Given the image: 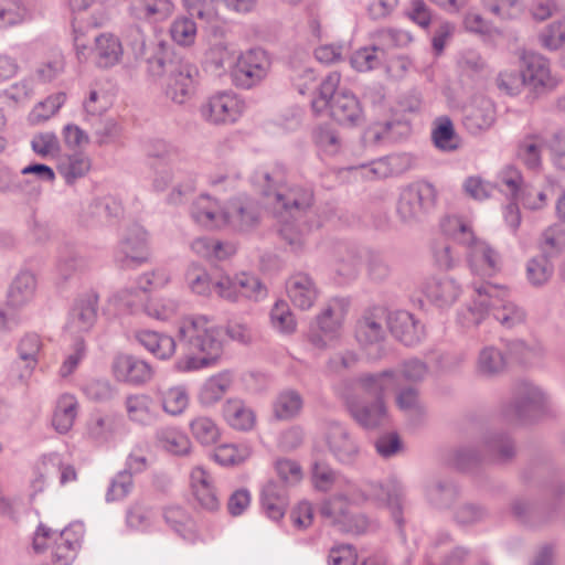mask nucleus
I'll return each mask as SVG.
<instances>
[{"instance_id": "f257e3e1", "label": "nucleus", "mask_w": 565, "mask_h": 565, "mask_svg": "<svg viewBox=\"0 0 565 565\" xmlns=\"http://www.w3.org/2000/svg\"><path fill=\"white\" fill-rule=\"evenodd\" d=\"M183 352L175 359L173 370L192 373L216 366L224 354L222 328L205 315L184 316L178 327Z\"/></svg>"}, {"instance_id": "f03ea898", "label": "nucleus", "mask_w": 565, "mask_h": 565, "mask_svg": "<svg viewBox=\"0 0 565 565\" xmlns=\"http://www.w3.org/2000/svg\"><path fill=\"white\" fill-rule=\"evenodd\" d=\"M311 482L316 490L328 492L333 489L344 490V495H351L355 501H370L376 507L390 510L397 524H402V510L405 488L395 477L384 482L367 480L361 487L340 475L324 461L316 460L311 467Z\"/></svg>"}, {"instance_id": "7ed1b4c3", "label": "nucleus", "mask_w": 565, "mask_h": 565, "mask_svg": "<svg viewBox=\"0 0 565 565\" xmlns=\"http://www.w3.org/2000/svg\"><path fill=\"white\" fill-rule=\"evenodd\" d=\"M470 288L471 302L466 311L458 316L463 327L480 324L490 310L493 311L495 320L508 329L524 321V310L511 299V292L505 286L473 281Z\"/></svg>"}, {"instance_id": "20e7f679", "label": "nucleus", "mask_w": 565, "mask_h": 565, "mask_svg": "<svg viewBox=\"0 0 565 565\" xmlns=\"http://www.w3.org/2000/svg\"><path fill=\"white\" fill-rule=\"evenodd\" d=\"M252 181L264 196H273L276 209L290 217L301 216L313 203L311 188L289 182L281 166L256 170Z\"/></svg>"}, {"instance_id": "39448f33", "label": "nucleus", "mask_w": 565, "mask_h": 565, "mask_svg": "<svg viewBox=\"0 0 565 565\" xmlns=\"http://www.w3.org/2000/svg\"><path fill=\"white\" fill-rule=\"evenodd\" d=\"M340 74L330 73L320 84L318 96L311 102V108L319 115L328 107L334 120L343 125L355 126L363 119V110L356 96L345 89L337 92Z\"/></svg>"}, {"instance_id": "423d86ee", "label": "nucleus", "mask_w": 565, "mask_h": 565, "mask_svg": "<svg viewBox=\"0 0 565 565\" xmlns=\"http://www.w3.org/2000/svg\"><path fill=\"white\" fill-rule=\"evenodd\" d=\"M444 228L456 241L468 246V262L473 274L491 277L501 269L500 254L487 242L477 239L467 222L452 216L447 218Z\"/></svg>"}, {"instance_id": "0eeeda50", "label": "nucleus", "mask_w": 565, "mask_h": 565, "mask_svg": "<svg viewBox=\"0 0 565 565\" xmlns=\"http://www.w3.org/2000/svg\"><path fill=\"white\" fill-rule=\"evenodd\" d=\"M83 533L82 524H72L61 532L40 524L33 537V548L40 553L50 547L54 565H70L76 556Z\"/></svg>"}, {"instance_id": "6e6552de", "label": "nucleus", "mask_w": 565, "mask_h": 565, "mask_svg": "<svg viewBox=\"0 0 565 565\" xmlns=\"http://www.w3.org/2000/svg\"><path fill=\"white\" fill-rule=\"evenodd\" d=\"M246 110L245 100L231 89L218 90L202 100L199 106L200 118L210 126H230L236 124Z\"/></svg>"}, {"instance_id": "1a4fd4ad", "label": "nucleus", "mask_w": 565, "mask_h": 565, "mask_svg": "<svg viewBox=\"0 0 565 565\" xmlns=\"http://www.w3.org/2000/svg\"><path fill=\"white\" fill-rule=\"evenodd\" d=\"M348 302L343 298L330 299L317 315L308 332V341L318 350L330 348L339 337Z\"/></svg>"}, {"instance_id": "9d476101", "label": "nucleus", "mask_w": 565, "mask_h": 565, "mask_svg": "<svg viewBox=\"0 0 565 565\" xmlns=\"http://www.w3.org/2000/svg\"><path fill=\"white\" fill-rule=\"evenodd\" d=\"M271 61L266 51L250 49L242 52L232 66L233 84L242 89H250L260 85L268 76Z\"/></svg>"}, {"instance_id": "9b49d317", "label": "nucleus", "mask_w": 565, "mask_h": 565, "mask_svg": "<svg viewBox=\"0 0 565 565\" xmlns=\"http://www.w3.org/2000/svg\"><path fill=\"white\" fill-rule=\"evenodd\" d=\"M548 395L542 387L529 381L518 382L512 391V398L504 404L501 416L509 423L525 419L531 412L545 407Z\"/></svg>"}, {"instance_id": "f8f14e48", "label": "nucleus", "mask_w": 565, "mask_h": 565, "mask_svg": "<svg viewBox=\"0 0 565 565\" xmlns=\"http://www.w3.org/2000/svg\"><path fill=\"white\" fill-rule=\"evenodd\" d=\"M435 203V189L426 182L404 188L397 203V215L407 225L419 223Z\"/></svg>"}, {"instance_id": "ddd939ff", "label": "nucleus", "mask_w": 565, "mask_h": 565, "mask_svg": "<svg viewBox=\"0 0 565 565\" xmlns=\"http://www.w3.org/2000/svg\"><path fill=\"white\" fill-rule=\"evenodd\" d=\"M216 292L218 297L231 302L243 298L258 301L266 297L267 289L255 275L241 273L233 277L223 275L217 278Z\"/></svg>"}, {"instance_id": "4468645a", "label": "nucleus", "mask_w": 565, "mask_h": 565, "mask_svg": "<svg viewBox=\"0 0 565 565\" xmlns=\"http://www.w3.org/2000/svg\"><path fill=\"white\" fill-rule=\"evenodd\" d=\"M154 373L151 363L130 353H117L110 363L113 379L118 383L135 387L149 383Z\"/></svg>"}, {"instance_id": "2eb2a0df", "label": "nucleus", "mask_w": 565, "mask_h": 565, "mask_svg": "<svg viewBox=\"0 0 565 565\" xmlns=\"http://www.w3.org/2000/svg\"><path fill=\"white\" fill-rule=\"evenodd\" d=\"M498 183L503 193L521 201L525 209L541 210L547 204L546 191L523 185L521 172L513 167L501 171Z\"/></svg>"}, {"instance_id": "dca6fc26", "label": "nucleus", "mask_w": 565, "mask_h": 565, "mask_svg": "<svg viewBox=\"0 0 565 565\" xmlns=\"http://www.w3.org/2000/svg\"><path fill=\"white\" fill-rule=\"evenodd\" d=\"M198 76L199 68L193 63L184 60L170 62L166 96L175 104H184L194 94Z\"/></svg>"}, {"instance_id": "f3484780", "label": "nucleus", "mask_w": 565, "mask_h": 565, "mask_svg": "<svg viewBox=\"0 0 565 565\" xmlns=\"http://www.w3.org/2000/svg\"><path fill=\"white\" fill-rule=\"evenodd\" d=\"M225 230L237 233L254 231L260 223V207L248 195H238L227 201Z\"/></svg>"}, {"instance_id": "a211bd4d", "label": "nucleus", "mask_w": 565, "mask_h": 565, "mask_svg": "<svg viewBox=\"0 0 565 565\" xmlns=\"http://www.w3.org/2000/svg\"><path fill=\"white\" fill-rule=\"evenodd\" d=\"M521 71L526 86L535 93L552 90L559 83L551 72L548 60L535 52H524L521 55Z\"/></svg>"}, {"instance_id": "6ab92c4d", "label": "nucleus", "mask_w": 565, "mask_h": 565, "mask_svg": "<svg viewBox=\"0 0 565 565\" xmlns=\"http://www.w3.org/2000/svg\"><path fill=\"white\" fill-rule=\"evenodd\" d=\"M149 257L148 234L139 225L131 226L118 245L116 262L122 268H135Z\"/></svg>"}, {"instance_id": "aec40b11", "label": "nucleus", "mask_w": 565, "mask_h": 565, "mask_svg": "<svg viewBox=\"0 0 565 565\" xmlns=\"http://www.w3.org/2000/svg\"><path fill=\"white\" fill-rule=\"evenodd\" d=\"M226 213L227 201L221 202L209 194H200L190 207L192 221L206 230H225Z\"/></svg>"}, {"instance_id": "412c9836", "label": "nucleus", "mask_w": 565, "mask_h": 565, "mask_svg": "<svg viewBox=\"0 0 565 565\" xmlns=\"http://www.w3.org/2000/svg\"><path fill=\"white\" fill-rule=\"evenodd\" d=\"M497 118L494 104L483 95H476L462 108V124L471 135L490 129Z\"/></svg>"}, {"instance_id": "4be33fe9", "label": "nucleus", "mask_w": 565, "mask_h": 565, "mask_svg": "<svg viewBox=\"0 0 565 565\" xmlns=\"http://www.w3.org/2000/svg\"><path fill=\"white\" fill-rule=\"evenodd\" d=\"M345 404L352 418L365 429H375L386 424L388 411L385 401L377 399L372 403L361 401L356 395L345 397Z\"/></svg>"}, {"instance_id": "5701e85b", "label": "nucleus", "mask_w": 565, "mask_h": 565, "mask_svg": "<svg viewBox=\"0 0 565 565\" xmlns=\"http://www.w3.org/2000/svg\"><path fill=\"white\" fill-rule=\"evenodd\" d=\"M189 478L191 494L196 504L206 511H216L220 499L212 475L203 466H195Z\"/></svg>"}, {"instance_id": "b1692460", "label": "nucleus", "mask_w": 565, "mask_h": 565, "mask_svg": "<svg viewBox=\"0 0 565 565\" xmlns=\"http://www.w3.org/2000/svg\"><path fill=\"white\" fill-rule=\"evenodd\" d=\"M286 294L296 308L309 310L319 299L320 289L309 274L298 271L287 279Z\"/></svg>"}, {"instance_id": "393cba45", "label": "nucleus", "mask_w": 565, "mask_h": 565, "mask_svg": "<svg viewBox=\"0 0 565 565\" xmlns=\"http://www.w3.org/2000/svg\"><path fill=\"white\" fill-rule=\"evenodd\" d=\"M326 439L330 452L340 463L353 465L358 460L360 447L343 425L330 424Z\"/></svg>"}, {"instance_id": "a878e982", "label": "nucleus", "mask_w": 565, "mask_h": 565, "mask_svg": "<svg viewBox=\"0 0 565 565\" xmlns=\"http://www.w3.org/2000/svg\"><path fill=\"white\" fill-rule=\"evenodd\" d=\"M399 374L395 370H385L380 373L362 374L355 380L359 391L374 398L382 399L399 387Z\"/></svg>"}, {"instance_id": "bb28decb", "label": "nucleus", "mask_w": 565, "mask_h": 565, "mask_svg": "<svg viewBox=\"0 0 565 565\" xmlns=\"http://www.w3.org/2000/svg\"><path fill=\"white\" fill-rule=\"evenodd\" d=\"M422 291L429 302L444 309L451 307L459 299L462 288L454 278L444 276L426 280Z\"/></svg>"}, {"instance_id": "cd10ccee", "label": "nucleus", "mask_w": 565, "mask_h": 565, "mask_svg": "<svg viewBox=\"0 0 565 565\" xmlns=\"http://www.w3.org/2000/svg\"><path fill=\"white\" fill-rule=\"evenodd\" d=\"M121 425V419L115 414L94 413L85 424V437L98 446L107 445L115 440Z\"/></svg>"}, {"instance_id": "c85d7f7f", "label": "nucleus", "mask_w": 565, "mask_h": 565, "mask_svg": "<svg viewBox=\"0 0 565 565\" xmlns=\"http://www.w3.org/2000/svg\"><path fill=\"white\" fill-rule=\"evenodd\" d=\"M98 297L94 292L81 296L73 305L66 328L71 333L89 331L96 322Z\"/></svg>"}, {"instance_id": "c756f323", "label": "nucleus", "mask_w": 565, "mask_h": 565, "mask_svg": "<svg viewBox=\"0 0 565 565\" xmlns=\"http://www.w3.org/2000/svg\"><path fill=\"white\" fill-rule=\"evenodd\" d=\"M132 339L159 360H170L175 353L177 342L174 338L167 333L149 329H139L134 331Z\"/></svg>"}, {"instance_id": "7c9ffc66", "label": "nucleus", "mask_w": 565, "mask_h": 565, "mask_svg": "<svg viewBox=\"0 0 565 565\" xmlns=\"http://www.w3.org/2000/svg\"><path fill=\"white\" fill-rule=\"evenodd\" d=\"M174 9L171 0H134L128 7V13L136 21L156 24L169 19Z\"/></svg>"}, {"instance_id": "2f4dec72", "label": "nucleus", "mask_w": 565, "mask_h": 565, "mask_svg": "<svg viewBox=\"0 0 565 565\" xmlns=\"http://www.w3.org/2000/svg\"><path fill=\"white\" fill-rule=\"evenodd\" d=\"M387 326L392 334L405 345L418 343L424 335L419 321L405 310L391 312L387 317Z\"/></svg>"}, {"instance_id": "473e14b6", "label": "nucleus", "mask_w": 565, "mask_h": 565, "mask_svg": "<svg viewBox=\"0 0 565 565\" xmlns=\"http://www.w3.org/2000/svg\"><path fill=\"white\" fill-rule=\"evenodd\" d=\"M124 54L122 44L113 33H100L95 38L92 57L99 68H110L117 65Z\"/></svg>"}, {"instance_id": "72a5a7b5", "label": "nucleus", "mask_w": 565, "mask_h": 565, "mask_svg": "<svg viewBox=\"0 0 565 565\" xmlns=\"http://www.w3.org/2000/svg\"><path fill=\"white\" fill-rule=\"evenodd\" d=\"M124 407L128 419L137 425L149 426L158 417L154 401L146 393L128 394Z\"/></svg>"}, {"instance_id": "f704fd0d", "label": "nucleus", "mask_w": 565, "mask_h": 565, "mask_svg": "<svg viewBox=\"0 0 565 565\" xmlns=\"http://www.w3.org/2000/svg\"><path fill=\"white\" fill-rule=\"evenodd\" d=\"M291 218L292 220H282L279 234L291 250L296 253L302 252L307 245L309 234L313 228H319L321 223L318 222L313 225L307 220H301L300 216Z\"/></svg>"}, {"instance_id": "c9c22d12", "label": "nucleus", "mask_w": 565, "mask_h": 565, "mask_svg": "<svg viewBox=\"0 0 565 565\" xmlns=\"http://www.w3.org/2000/svg\"><path fill=\"white\" fill-rule=\"evenodd\" d=\"M222 416L226 424L235 430L248 431L256 424L254 411L241 398H227L222 406Z\"/></svg>"}, {"instance_id": "e433bc0d", "label": "nucleus", "mask_w": 565, "mask_h": 565, "mask_svg": "<svg viewBox=\"0 0 565 565\" xmlns=\"http://www.w3.org/2000/svg\"><path fill=\"white\" fill-rule=\"evenodd\" d=\"M234 383V374L230 370H223L209 376L202 384L198 398L204 406H213L231 390Z\"/></svg>"}, {"instance_id": "4c0bfd02", "label": "nucleus", "mask_w": 565, "mask_h": 565, "mask_svg": "<svg viewBox=\"0 0 565 565\" xmlns=\"http://www.w3.org/2000/svg\"><path fill=\"white\" fill-rule=\"evenodd\" d=\"M42 347V340L36 333H26L18 342V364L23 367L20 373L21 380L28 379L38 366Z\"/></svg>"}, {"instance_id": "58836bf2", "label": "nucleus", "mask_w": 565, "mask_h": 565, "mask_svg": "<svg viewBox=\"0 0 565 565\" xmlns=\"http://www.w3.org/2000/svg\"><path fill=\"white\" fill-rule=\"evenodd\" d=\"M79 404L77 398L68 393L62 394L55 404L52 415V427L58 434H67L77 418Z\"/></svg>"}, {"instance_id": "ea45409f", "label": "nucleus", "mask_w": 565, "mask_h": 565, "mask_svg": "<svg viewBox=\"0 0 565 565\" xmlns=\"http://www.w3.org/2000/svg\"><path fill=\"white\" fill-rule=\"evenodd\" d=\"M332 269L339 284H347L358 277L360 258L344 245H338L332 255Z\"/></svg>"}, {"instance_id": "a19ab883", "label": "nucleus", "mask_w": 565, "mask_h": 565, "mask_svg": "<svg viewBox=\"0 0 565 565\" xmlns=\"http://www.w3.org/2000/svg\"><path fill=\"white\" fill-rule=\"evenodd\" d=\"M156 443L159 448L173 456H186L192 449L189 437L174 426L159 428L156 431Z\"/></svg>"}, {"instance_id": "79ce46f5", "label": "nucleus", "mask_w": 565, "mask_h": 565, "mask_svg": "<svg viewBox=\"0 0 565 565\" xmlns=\"http://www.w3.org/2000/svg\"><path fill=\"white\" fill-rule=\"evenodd\" d=\"M507 367V359L503 352L493 347H483L476 360V372L480 377L494 379L501 375Z\"/></svg>"}, {"instance_id": "37998d69", "label": "nucleus", "mask_w": 565, "mask_h": 565, "mask_svg": "<svg viewBox=\"0 0 565 565\" xmlns=\"http://www.w3.org/2000/svg\"><path fill=\"white\" fill-rule=\"evenodd\" d=\"M262 509L273 521H279L286 512L288 504L286 490L277 483L269 481L262 490Z\"/></svg>"}, {"instance_id": "c03bdc74", "label": "nucleus", "mask_w": 565, "mask_h": 565, "mask_svg": "<svg viewBox=\"0 0 565 565\" xmlns=\"http://www.w3.org/2000/svg\"><path fill=\"white\" fill-rule=\"evenodd\" d=\"M385 337L384 317L377 313H365L356 323L355 338L363 345L379 344Z\"/></svg>"}, {"instance_id": "a18cd8bd", "label": "nucleus", "mask_w": 565, "mask_h": 565, "mask_svg": "<svg viewBox=\"0 0 565 565\" xmlns=\"http://www.w3.org/2000/svg\"><path fill=\"white\" fill-rule=\"evenodd\" d=\"M401 162L402 158L399 156L392 154L360 164L359 167H351L350 170L356 171L366 180L384 179L398 173Z\"/></svg>"}, {"instance_id": "49530a36", "label": "nucleus", "mask_w": 565, "mask_h": 565, "mask_svg": "<svg viewBox=\"0 0 565 565\" xmlns=\"http://www.w3.org/2000/svg\"><path fill=\"white\" fill-rule=\"evenodd\" d=\"M36 288V279L29 270L20 271L10 285L8 302L14 308H20L32 300Z\"/></svg>"}, {"instance_id": "de8ad7c7", "label": "nucleus", "mask_w": 565, "mask_h": 565, "mask_svg": "<svg viewBox=\"0 0 565 565\" xmlns=\"http://www.w3.org/2000/svg\"><path fill=\"white\" fill-rule=\"evenodd\" d=\"M302 407V396L291 388L279 392L273 402L274 416L279 420H290L297 417Z\"/></svg>"}, {"instance_id": "09e8293b", "label": "nucleus", "mask_w": 565, "mask_h": 565, "mask_svg": "<svg viewBox=\"0 0 565 565\" xmlns=\"http://www.w3.org/2000/svg\"><path fill=\"white\" fill-rule=\"evenodd\" d=\"M191 250L207 260H223L235 253V246L210 237H198L191 243Z\"/></svg>"}, {"instance_id": "8fccbe9b", "label": "nucleus", "mask_w": 565, "mask_h": 565, "mask_svg": "<svg viewBox=\"0 0 565 565\" xmlns=\"http://www.w3.org/2000/svg\"><path fill=\"white\" fill-rule=\"evenodd\" d=\"M158 396L163 412L170 416L182 415L190 404L188 387L181 384L159 391Z\"/></svg>"}, {"instance_id": "3c124183", "label": "nucleus", "mask_w": 565, "mask_h": 565, "mask_svg": "<svg viewBox=\"0 0 565 565\" xmlns=\"http://www.w3.org/2000/svg\"><path fill=\"white\" fill-rule=\"evenodd\" d=\"M90 159L84 152H74L62 157L58 161V172L65 179L66 183H73L77 179L85 177L90 170Z\"/></svg>"}, {"instance_id": "603ef678", "label": "nucleus", "mask_w": 565, "mask_h": 565, "mask_svg": "<svg viewBox=\"0 0 565 565\" xmlns=\"http://www.w3.org/2000/svg\"><path fill=\"white\" fill-rule=\"evenodd\" d=\"M188 288L198 296L209 297L216 291L217 279H213L207 270L196 263L189 265L185 271Z\"/></svg>"}, {"instance_id": "864d4df0", "label": "nucleus", "mask_w": 565, "mask_h": 565, "mask_svg": "<svg viewBox=\"0 0 565 565\" xmlns=\"http://www.w3.org/2000/svg\"><path fill=\"white\" fill-rule=\"evenodd\" d=\"M180 310V301L177 298L159 296L149 298L143 305V312L158 321H170L177 317Z\"/></svg>"}, {"instance_id": "5fc2aeb1", "label": "nucleus", "mask_w": 565, "mask_h": 565, "mask_svg": "<svg viewBox=\"0 0 565 565\" xmlns=\"http://www.w3.org/2000/svg\"><path fill=\"white\" fill-rule=\"evenodd\" d=\"M546 140L540 135L525 137L519 145L518 157L527 169L539 170L542 164V152Z\"/></svg>"}, {"instance_id": "6e6d98bb", "label": "nucleus", "mask_w": 565, "mask_h": 565, "mask_svg": "<svg viewBox=\"0 0 565 565\" xmlns=\"http://www.w3.org/2000/svg\"><path fill=\"white\" fill-rule=\"evenodd\" d=\"M252 451V447L247 443L223 444L214 449L212 459L220 466H237L246 461Z\"/></svg>"}, {"instance_id": "4d7b16f0", "label": "nucleus", "mask_w": 565, "mask_h": 565, "mask_svg": "<svg viewBox=\"0 0 565 565\" xmlns=\"http://www.w3.org/2000/svg\"><path fill=\"white\" fill-rule=\"evenodd\" d=\"M270 327L282 335H291L297 330V321L289 305L277 300L269 312Z\"/></svg>"}, {"instance_id": "13d9d810", "label": "nucleus", "mask_w": 565, "mask_h": 565, "mask_svg": "<svg viewBox=\"0 0 565 565\" xmlns=\"http://www.w3.org/2000/svg\"><path fill=\"white\" fill-rule=\"evenodd\" d=\"M539 248L545 257H555L565 250V227L554 224L545 228L539 239Z\"/></svg>"}, {"instance_id": "bf43d9fd", "label": "nucleus", "mask_w": 565, "mask_h": 565, "mask_svg": "<svg viewBox=\"0 0 565 565\" xmlns=\"http://www.w3.org/2000/svg\"><path fill=\"white\" fill-rule=\"evenodd\" d=\"M349 502L361 503L362 501H355L351 495H344V490L340 491L322 503L320 509L321 515L339 527L349 512Z\"/></svg>"}, {"instance_id": "052dcab7", "label": "nucleus", "mask_w": 565, "mask_h": 565, "mask_svg": "<svg viewBox=\"0 0 565 565\" xmlns=\"http://www.w3.org/2000/svg\"><path fill=\"white\" fill-rule=\"evenodd\" d=\"M189 429L194 439L204 446L215 444L221 436L218 426L207 416H196L191 419Z\"/></svg>"}, {"instance_id": "680f3d73", "label": "nucleus", "mask_w": 565, "mask_h": 565, "mask_svg": "<svg viewBox=\"0 0 565 565\" xmlns=\"http://www.w3.org/2000/svg\"><path fill=\"white\" fill-rule=\"evenodd\" d=\"M65 57L60 51L53 52L41 62L34 72L35 79L42 84L57 81L65 72Z\"/></svg>"}, {"instance_id": "e2e57ef3", "label": "nucleus", "mask_w": 565, "mask_h": 565, "mask_svg": "<svg viewBox=\"0 0 565 565\" xmlns=\"http://www.w3.org/2000/svg\"><path fill=\"white\" fill-rule=\"evenodd\" d=\"M163 518L169 526L184 540L193 541L195 537L194 523L188 513L180 507H169L163 512Z\"/></svg>"}, {"instance_id": "0e129e2a", "label": "nucleus", "mask_w": 565, "mask_h": 565, "mask_svg": "<svg viewBox=\"0 0 565 565\" xmlns=\"http://www.w3.org/2000/svg\"><path fill=\"white\" fill-rule=\"evenodd\" d=\"M435 125L433 130L435 146L444 151L456 150L458 148V138L450 118L447 116L438 117Z\"/></svg>"}, {"instance_id": "69168bd1", "label": "nucleus", "mask_w": 565, "mask_h": 565, "mask_svg": "<svg viewBox=\"0 0 565 565\" xmlns=\"http://www.w3.org/2000/svg\"><path fill=\"white\" fill-rule=\"evenodd\" d=\"M169 32L175 44L189 47L195 42L198 28L193 19L179 17L171 23Z\"/></svg>"}, {"instance_id": "338daca9", "label": "nucleus", "mask_w": 565, "mask_h": 565, "mask_svg": "<svg viewBox=\"0 0 565 565\" xmlns=\"http://www.w3.org/2000/svg\"><path fill=\"white\" fill-rule=\"evenodd\" d=\"M554 267L543 255L531 258L526 264V278L532 286L541 287L552 277Z\"/></svg>"}, {"instance_id": "774afa93", "label": "nucleus", "mask_w": 565, "mask_h": 565, "mask_svg": "<svg viewBox=\"0 0 565 565\" xmlns=\"http://www.w3.org/2000/svg\"><path fill=\"white\" fill-rule=\"evenodd\" d=\"M90 213L100 221L118 218L124 213L121 201L115 195H106L93 201Z\"/></svg>"}]
</instances>
